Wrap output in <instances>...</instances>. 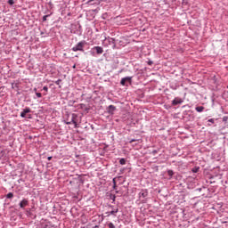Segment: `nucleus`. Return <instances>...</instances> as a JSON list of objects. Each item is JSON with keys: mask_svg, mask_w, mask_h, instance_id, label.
Instances as JSON below:
<instances>
[{"mask_svg": "<svg viewBox=\"0 0 228 228\" xmlns=\"http://www.w3.org/2000/svg\"><path fill=\"white\" fill-rule=\"evenodd\" d=\"M28 113H31V109L28 107H26L25 109H23V110L20 112V117L21 118H26V115H28Z\"/></svg>", "mask_w": 228, "mask_h": 228, "instance_id": "39448f33", "label": "nucleus"}, {"mask_svg": "<svg viewBox=\"0 0 228 228\" xmlns=\"http://www.w3.org/2000/svg\"><path fill=\"white\" fill-rule=\"evenodd\" d=\"M47 159L48 161H51V159H53V157H48Z\"/></svg>", "mask_w": 228, "mask_h": 228, "instance_id": "cd10ccee", "label": "nucleus"}, {"mask_svg": "<svg viewBox=\"0 0 228 228\" xmlns=\"http://www.w3.org/2000/svg\"><path fill=\"white\" fill-rule=\"evenodd\" d=\"M6 199H13V192H9V193L6 195Z\"/></svg>", "mask_w": 228, "mask_h": 228, "instance_id": "4468645a", "label": "nucleus"}, {"mask_svg": "<svg viewBox=\"0 0 228 228\" xmlns=\"http://www.w3.org/2000/svg\"><path fill=\"white\" fill-rule=\"evenodd\" d=\"M148 63H149V65H152V61H149Z\"/></svg>", "mask_w": 228, "mask_h": 228, "instance_id": "c85d7f7f", "label": "nucleus"}, {"mask_svg": "<svg viewBox=\"0 0 228 228\" xmlns=\"http://www.w3.org/2000/svg\"><path fill=\"white\" fill-rule=\"evenodd\" d=\"M117 213H118V208H112L111 211L106 212L105 214H107V216H111V215H112L113 216H117Z\"/></svg>", "mask_w": 228, "mask_h": 228, "instance_id": "0eeeda50", "label": "nucleus"}, {"mask_svg": "<svg viewBox=\"0 0 228 228\" xmlns=\"http://www.w3.org/2000/svg\"><path fill=\"white\" fill-rule=\"evenodd\" d=\"M183 102H184V101H183L182 98L175 97V98L172 101V106H178V104H183Z\"/></svg>", "mask_w": 228, "mask_h": 228, "instance_id": "20e7f679", "label": "nucleus"}, {"mask_svg": "<svg viewBox=\"0 0 228 228\" xmlns=\"http://www.w3.org/2000/svg\"><path fill=\"white\" fill-rule=\"evenodd\" d=\"M227 120H228V117L227 116L223 117V122H227Z\"/></svg>", "mask_w": 228, "mask_h": 228, "instance_id": "5701e85b", "label": "nucleus"}, {"mask_svg": "<svg viewBox=\"0 0 228 228\" xmlns=\"http://www.w3.org/2000/svg\"><path fill=\"white\" fill-rule=\"evenodd\" d=\"M113 188H117V185H115V183H113Z\"/></svg>", "mask_w": 228, "mask_h": 228, "instance_id": "7c9ffc66", "label": "nucleus"}, {"mask_svg": "<svg viewBox=\"0 0 228 228\" xmlns=\"http://www.w3.org/2000/svg\"><path fill=\"white\" fill-rule=\"evenodd\" d=\"M195 110L198 113H202V111H204L205 108H204V106H198L195 108Z\"/></svg>", "mask_w": 228, "mask_h": 228, "instance_id": "f8f14e48", "label": "nucleus"}, {"mask_svg": "<svg viewBox=\"0 0 228 228\" xmlns=\"http://www.w3.org/2000/svg\"><path fill=\"white\" fill-rule=\"evenodd\" d=\"M37 99L42 98V93H36Z\"/></svg>", "mask_w": 228, "mask_h": 228, "instance_id": "f3484780", "label": "nucleus"}, {"mask_svg": "<svg viewBox=\"0 0 228 228\" xmlns=\"http://www.w3.org/2000/svg\"><path fill=\"white\" fill-rule=\"evenodd\" d=\"M115 110H117V107H115L114 105H110L107 108V112L110 113V115H113V113L115 112Z\"/></svg>", "mask_w": 228, "mask_h": 228, "instance_id": "9d476101", "label": "nucleus"}, {"mask_svg": "<svg viewBox=\"0 0 228 228\" xmlns=\"http://www.w3.org/2000/svg\"><path fill=\"white\" fill-rule=\"evenodd\" d=\"M112 200H113V202H115V196H114V198H112Z\"/></svg>", "mask_w": 228, "mask_h": 228, "instance_id": "2f4dec72", "label": "nucleus"}, {"mask_svg": "<svg viewBox=\"0 0 228 228\" xmlns=\"http://www.w3.org/2000/svg\"><path fill=\"white\" fill-rule=\"evenodd\" d=\"M67 118L64 119V123H66L67 126H70V124L74 125L75 128H77V118L78 116L76 113H69L66 115Z\"/></svg>", "mask_w": 228, "mask_h": 228, "instance_id": "f257e3e1", "label": "nucleus"}, {"mask_svg": "<svg viewBox=\"0 0 228 228\" xmlns=\"http://www.w3.org/2000/svg\"><path fill=\"white\" fill-rule=\"evenodd\" d=\"M127 81H131V77H123L120 81V85H122V86H126V83H127Z\"/></svg>", "mask_w": 228, "mask_h": 228, "instance_id": "9b49d317", "label": "nucleus"}, {"mask_svg": "<svg viewBox=\"0 0 228 228\" xmlns=\"http://www.w3.org/2000/svg\"><path fill=\"white\" fill-rule=\"evenodd\" d=\"M60 83H61V79H58L57 81H55V85H60Z\"/></svg>", "mask_w": 228, "mask_h": 228, "instance_id": "b1692460", "label": "nucleus"}, {"mask_svg": "<svg viewBox=\"0 0 228 228\" xmlns=\"http://www.w3.org/2000/svg\"><path fill=\"white\" fill-rule=\"evenodd\" d=\"M108 227L109 228H115V224H113V223H109Z\"/></svg>", "mask_w": 228, "mask_h": 228, "instance_id": "a211bd4d", "label": "nucleus"}, {"mask_svg": "<svg viewBox=\"0 0 228 228\" xmlns=\"http://www.w3.org/2000/svg\"><path fill=\"white\" fill-rule=\"evenodd\" d=\"M15 86H17V84L12 83V88H15Z\"/></svg>", "mask_w": 228, "mask_h": 228, "instance_id": "bb28decb", "label": "nucleus"}, {"mask_svg": "<svg viewBox=\"0 0 228 228\" xmlns=\"http://www.w3.org/2000/svg\"><path fill=\"white\" fill-rule=\"evenodd\" d=\"M52 227H54V225H52Z\"/></svg>", "mask_w": 228, "mask_h": 228, "instance_id": "c9c22d12", "label": "nucleus"}, {"mask_svg": "<svg viewBox=\"0 0 228 228\" xmlns=\"http://www.w3.org/2000/svg\"><path fill=\"white\" fill-rule=\"evenodd\" d=\"M8 4H10V6H13L15 4V1L14 0H8Z\"/></svg>", "mask_w": 228, "mask_h": 228, "instance_id": "2eb2a0df", "label": "nucleus"}, {"mask_svg": "<svg viewBox=\"0 0 228 228\" xmlns=\"http://www.w3.org/2000/svg\"><path fill=\"white\" fill-rule=\"evenodd\" d=\"M85 45H86V41H80L77 45L73 46L71 50L73 53H77V51H85Z\"/></svg>", "mask_w": 228, "mask_h": 228, "instance_id": "f03ea898", "label": "nucleus"}, {"mask_svg": "<svg viewBox=\"0 0 228 228\" xmlns=\"http://www.w3.org/2000/svg\"><path fill=\"white\" fill-rule=\"evenodd\" d=\"M199 191H202V188L198 189Z\"/></svg>", "mask_w": 228, "mask_h": 228, "instance_id": "c756f323", "label": "nucleus"}, {"mask_svg": "<svg viewBox=\"0 0 228 228\" xmlns=\"http://www.w3.org/2000/svg\"><path fill=\"white\" fill-rule=\"evenodd\" d=\"M110 208H113V206L110 205Z\"/></svg>", "mask_w": 228, "mask_h": 228, "instance_id": "72a5a7b5", "label": "nucleus"}, {"mask_svg": "<svg viewBox=\"0 0 228 228\" xmlns=\"http://www.w3.org/2000/svg\"><path fill=\"white\" fill-rule=\"evenodd\" d=\"M48 17H49V15L43 16V22H45V20H47Z\"/></svg>", "mask_w": 228, "mask_h": 228, "instance_id": "412c9836", "label": "nucleus"}, {"mask_svg": "<svg viewBox=\"0 0 228 228\" xmlns=\"http://www.w3.org/2000/svg\"><path fill=\"white\" fill-rule=\"evenodd\" d=\"M208 126H211V124H208Z\"/></svg>", "mask_w": 228, "mask_h": 228, "instance_id": "f704fd0d", "label": "nucleus"}, {"mask_svg": "<svg viewBox=\"0 0 228 228\" xmlns=\"http://www.w3.org/2000/svg\"><path fill=\"white\" fill-rule=\"evenodd\" d=\"M80 106H85V103H81Z\"/></svg>", "mask_w": 228, "mask_h": 228, "instance_id": "473e14b6", "label": "nucleus"}, {"mask_svg": "<svg viewBox=\"0 0 228 228\" xmlns=\"http://www.w3.org/2000/svg\"><path fill=\"white\" fill-rule=\"evenodd\" d=\"M134 142H138V140H136V139H131L130 142H129V143H133Z\"/></svg>", "mask_w": 228, "mask_h": 228, "instance_id": "393cba45", "label": "nucleus"}, {"mask_svg": "<svg viewBox=\"0 0 228 228\" xmlns=\"http://www.w3.org/2000/svg\"><path fill=\"white\" fill-rule=\"evenodd\" d=\"M28 204H29V201H28L27 199H23V200L20 202L19 206H20V208H21L22 209H24V208H26V206H28Z\"/></svg>", "mask_w": 228, "mask_h": 228, "instance_id": "6e6552de", "label": "nucleus"}, {"mask_svg": "<svg viewBox=\"0 0 228 228\" xmlns=\"http://www.w3.org/2000/svg\"><path fill=\"white\" fill-rule=\"evenodd\" d=\"M149 195V191L142 190L139 192V199H145Z\"/></svg>", "mask_w": 228, "mask_h": 228, "instance_id": "1a4fd4ad", "label": "nucleus"}, {"mask_svg": "<svg viewBox=\"0 0 228 228\" xmlns=\"http://www.w3.org/2000/svg\"><path fill=\"white\" fill-rule=\"evenodd\" d=\"M167 175H169V177H172L174 175V171L173 170H168Z\"/></svg>", "mask_w": 228, "mask_h": 228, "instance_id": "dca6fc26", "label": "nucleus"}, {"mask_svg": "<svg viewBox=\"0 0 228 228\" xmlns=\"http://www.w3.org/2000/svg\"><path fill=\"white\" fill-rule=\"evenodd\" d=\"M94 51H96V54H102V53H104V49L102 46H94L91 49V54H93V56L95 55V53H94Z\"/></svg>", "mask_w": 228, "mask_h": 228, "instance_id": "7ed1b4c3", "label": "nucleus"}, {"mask_svg": "<svg viewBox=\"0 0 228 228\" xmlns=\"http://www.w3.org/2000/svg\"><path fill=\"white\" fill-rule=\"evenodd\" d=\"M105 42H108L109 43V45H113V49H115L116 47V43H115V38L113 37H106L105 38Z\"/></svg>", "mask_w": 228, "mask_h": 228, "instance_id": "423d86ee", "label": "nucleus"}, {"mask_svg": "<svg viewBox=\"0 0 228 228\" xmlns=\"http://www.w3.org/2000/svg\"><path fill=\"white\" fill-rule=\"evenodd\" d=\"M43 90H44L45 92H49V87H47V86H45L43 87Z\"/></svg>", "mask_w": 228, "mask_h": 228, "instance_id": "4be33fe9", "label": "nucleus"}, {"mask_svg": "<svg viewBox=\"0 0 228 228\" xmlns=\"http://www.w3.org/2000/svg\"><path fill=\"white\" fill-rule=\"evenodd\" d=\"M119 165H126V159H124V158L120 159Z\"/></svg>", "mask_w": 228, "mask_h": 228, "instance_id": "ddd939ff", "label": "nucleus"}, {"mask_svg": "<svg viewBox=\"0 0 228 228\" xmlns=\"http://www.w3.org/2000/svg\"><path fill=\"white\" fill-rule=\"evenodd\" d=\"M193 174H197L199 172V167L192 168Z\"/></svg>", "mask_w": 228, "mask_h": 228, "instance_id": "aec40b11", "label": "nucleus"}, {"mask_svg": "<svg viewBox=\"0 0 228 228\" xmlns=\"http://www.w3.org/2000/svg\"><path fill=\"white\" fill-rule=\"evenodd\" d=\"M112 183H113L114 186H117V181L115 180V178L112 180Z\"/></svg>", "mask_w": 228, "mask_h": 228, "instance_id": "a878e982", "label": "nucleus"}, {"mask_svg": "<svg viewBox=\"0 0 228 228\" xmlns=\"http://www.w3.org/2000/svg\"><path fill=\"white\" fill-rule=\"evenodd\" d=\"M215 118H210L208 120V122H209L210 124H215Z\"/></svg>", "mask_w": 228, "mask_h": 228, "instance_id": "6ab92c4d", "label": "nucleus"}]
</instances>
